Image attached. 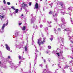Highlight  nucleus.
Wrapping results in <instances>:
<instances>
[{
    "instance_id": "obj_1",
    "label": "nucleus",
    "mask_w": 73,
    "mask_h": 73,
    "mask_svg": "<svg viewBox=\"0 0 73 73\" xmlns=\"http://www.w3.org/2000/svg\"><path fill=\"white\" fill-rule=\"evenodd\" d=\"M43 41H41V38H40L39 39H38V44L39 46H40V45L41 44H44V42H45V39L44 38L43 39Z\"/></svg>"
},
{
    "instance_id": "obj_2",
    "label": "nucleus",
    "mask_w": 73,
    "mask_h": 73,
    "mask_svg": "<svg viewBox=\"0 0 73 73\" xmlns=\"http://www.w3.org/2000/svg\"><path fill=\"white\" fill-rule=\"evenodd\" d=\"M21 7L23 8L24 9H25V7H28V5L26 4H24V3H23L21 5Z\"/></svg>"
},
{
    "instance_id": "obj_3",
    "label": "nucleus",
    "mask_w": 73,
    "mask_h": 73,
    "mask_svg": "<svg viewBox=\"0 0 73 73\" xmlns=\"http://www.w3.org/2000/svg\"><path fill=\"white\" fill-rule=\"evenodd\" d=\"M38 8V3H36L35 5V7L34 8V9H37Z\"/></svg>"
},
{
    "instance_id": "obj_4",
    "label": "nucleus",
    "mask_w": 73,
    "mask_h": 73,
    "mask_svg": "<svg viewBox=\"0 0 73 73\" xmlns=\"http://www.w3.org/2000/svg\"><path fill=\"white\" fill-rule=\"evenodd\" d=\"M5 46L6 47V48L7 50H9V51H10V47L8 46L7 45V44H5Z\"/></svg>"
},
{
    "instance_id": "obj_5",
    "label": "nucleus",
    "mask_w": 73,
    "mask_h": 73,
    "mask_svg": "<svg viewBox=\"0 0 73 73\" xmlns=\"http://www.w3.org/2000/svg\"><path fill=\"white\" fill-rule=\"evenodd\" d=\"M59 41L61 44H64V42L62 41V39H59Z\"/></svg>"
},
{
    "instance_id": "obj_6",
    "label": "nucleus",
    "mask_w": 73,
    "mask_h": 73,
    "mask_svg": "<svg viewBox=\"0 0 73 73\" xmlns=\"http://www.w3.org/2000/svg\"><path fill=\"white\" fill-rule=\"evenodd\" d=\"M22 31H24L26 29V27L25 26H23L22 28Z\"/></svg>"
},
{
    "instance_id": "obj_7",
    "label": "nucleus",
    "mask_w": 73,
    "mask_h": 73,
    "mask_svg": "<svg viewBox=\"0 0 73 73\" xmlns=\"http://www.w3.org/2000/svg\"><path fill=\"white\" fill-rule=\"evenodd\" d=\"M61 21L62 22H63V23H65V19H62Z\"/></svg>"
},
{
    "instance_id": "obj_8",
    "label": "nucleus",
    "mask_w": 73,
    "mask_h": 73,
    "mask_svg": "<svg viewBox=\"0 0 73 73\" xmlns=\"http://www.w3.org/2000/svg\"><path fill=\"white\" fill-rule=\"evenodd\" d=\"M5 24H4L3 25V26H2V29H3L4 28V27H5Z\"/></svg>"
},
{
    "instance_id": "obj_9",
    "label": "nucleus",
    "mask_w": 73,
    "mask_h": 73,
    "mask_svg": "<svg viewBox=\"0 0 73 73\" xmlns=\"http://www.w3.org/2000/svg\"><path fill=\"white\" fill-rule=\"evenodd\" d=\"M25 51H27V46H25Z\"/></svg>"
},
{
    "instance_id": "obj_10",
    "label": "nucleus",
    "mask_w": 73,
    "mask_h": 73,
    "mask_svg": "<svg viewBox=\"0 0 73 73\" xmlns=\"http://www.w3.org/2000/svg\"><path fill=\"white\" fill-rule=\"evenodd\" d=\"M18 11H19V9H17L15 10V13H17L18 12Z\"/></svg>"
},
{
    "instance_id": "obj_11",
    "label": "nucleus",
    "mask_w": 73,
    "mask_h": 73,
    "mask_svg": "<svg viewBox=\"0 0 73 73\" xmlns=\"http://www.w3.org/2000/svg\"><path fill=\"white\" fill-rule=\"evenodd\" d=\"M52 13H53L52 12V11H50L49 12V14L50 15V14H52Z\"/></svg>"
},
{
    "instance_id": "obj_12",
    "label": "nucleus",
    "mask_w": 73,
    "mask_h": 73,
    "mask_svg": "<svg viewBox=\"0 0 73 73\" xmlns=\"http://www.w3.org/2000/svg\"><path fill=\"white\" fill-rule=\"evenodd\" d=\"M11 8H12V9H13L14 10H15V9H15V8H14V7H13V6L11 7Z\"/></svg>"
},
{
    "instance_id": "obj_13",
    "label": "nucleus",
    "mask_w": 73,
    "mask_h": 73,
    "mask_svg": "<svg viewBox=\"0 0 73 73\" xmlns=\"http://www.w3.org/2000/svg\"><path fill=\"white\" fill-rule=\"evenodd\" d=\"M58 31H59V32H60L61 31V29L60 28H58L57 29Z\"/></svg>"
},
{
    "instance_id": "obj_14",
    "label": "nucleus",
    "mask_w": 73,
    "mask_h": 73,
    "mask_svg": "<svg viewBox=\"0 0 73 73\" xmlns=\"http://www.w3.org/2000/svg\"><path fill=\"white\" fill-rule=\"evenodd\" d=\"M70 41L72 42V43H73V39H72L71 40H70Z\"/></svg>"
},
{
    "instance_id": "obj_15",
    "label": "nucleus",
    "mask_w": 73,
    "mask_h": 73,
    "mask_svg": "<svg viewBox=\"0 0 73 73\" xmlns=\"http://www.w3.org/2000/svg\"><path fill=\"white\" fill-rule=\"evenodd\" d=\"M48 48L49 49H51V46H48Z\"/></svg>"
},
{
    "instance_id": "obj_16",
    "label": "nucleus",
    "mask_w": 73,
    "mask_h": 73,
    "mask_svg": "<svg viewBox=\"0 0 73 73\" xmlns=\"http://www.w3.org/2000/svg\"><path fill=\"white\" fill-rule=\"evenodd\" d=\"M29 6H31V5H32V3H31V2H30L29 3Z\"/></svg>"
},
{
    "instance_id": "obj_17",
    "label": "nucleus",
    "mask_w": 73,
    "mask_h": 73,
    "mask_svg": "<svg viewBox=\"0 0 73 73\" xmlns=\"http://www.w3.org/2000/svg\"><path fill=\"white\" fill-rule=\"evenodd\" d=\"M31 21L32 24L33 23V19H32L31 20Z\"/></svg>"
},
{
    "instance_id": "obj_18",
    "label": "nucleus",
    "mask_w": 73,
    "mask_h": 73,
    "mask_svg": "<svg viewBox=\"0 0 73 73\" xmlns=\"http://www.w3.org/2000/svg\"><path fill=\"white\" fill-rule=\"evenodd\" d=\"M69 66H66L65 67V68H66L67 69V68H69Z\"/></svg>"
},
{
    "instance_id": "obj_19",
    "label": "nucleus",
    "mask_w": 73,
    "mask_h": 73,
    "mask_svg": "<svg viewBox=\"0 0 73 73\" xmlns=\"http://www.w3.org/2000/svg\"><path fill=\"white\" fill-rule=\"evenodd\" d=\"M60 6H61V7H62L64 6V4H63L62 3H61L60 4Z\"/></svg>"
},
{
    "instance_id": "obj_20",
    "label": "nucleus",
    "mask_w": 73,
    "mask_h": 73,
    "mask_svg": "<svg viewBox=\"0 0 73 73\" xmlns=\"http://www.w3.org/2000/svg\"><path fill=\"white\" fill-rule=\"evenodd\" d=\"M53 38H50V40L51 41H52V40H53Z\"/></svg>"
},
{
    "instance_id": "obj_21",
    "label": "nucleus",
    "mask_w": 73,
    "mask_h": 73,
    "mask_svg": "<svg viewBox=\"0 0 73 73\" xmlns=\"http://www.w3.org/2000/svg\"><path fill=\"white\" fill-rule=\"evenodd\" d=\"M0 17H2V18H4V16H1V15H0Z\"/></svg>"
},
{
    "instance_id": "obj_22",
    "label": "nucleus",
    "mask_w": 73,
    "mask_h": 73,
    "mask_svg": "<svg viewBox=\"0 0 73 73\" xmlns=\"http://www.w3.org/2000/svg\"><path fill=\"white\" fill-rule=\"evenodd\" d=\"M7 4L8 5H10V4H11V3H9V2H7Z\"/></svg>"
},
{
    "instance_id": "obj_23",
    "label": "nucleus",
    "mask_w": 73,
    "mask_h": 73,
    "mask_svg": "<svg viewBox=\"0 0 73 73\" xmlns=\"http://www.w3.org/2000/svg\"><path fill=\"white\" fill-rule=\"evenodd\" d=\"M56 54H57V55H58L59 57L60 56V54L59 53H56Z\"/></svg>"
},
{
    "instance_id": "obj_24",
    "label": "nucleus",
    "mask_w": 73,
    "mask_h": 73,
    "mask_svg": "<svg viewBox=\"0 0 73 73\" xmlns=\"http://www.w3.org/2000/svg\"><path fill=\"white\" fill-rule=\"evenodd\" d=\"M3 3H4V4H6V2L5 1V0H3Z\"/></svg>"
},
{
    "instance_id": "obj_25",
    "label": "nucleus",
    "mask_w": 73,
    "mask_h": 73,
    "mask_svg": "<svg viewBox=\"0 0 73 73\" xmlns=\"http://www.w3.org/2000/svg\"><path fill=\"white\" fill-rule=\"evenodd\" d=\"M46 53H47V54H48V53H49V51H47L46 52Z\"/></svg>"
},
{
    "instance_id": "obj_26",
    "label": "nucleus",
    "mask_w": 73,
    "mask_h": 73,
    "mask_svg": "<svg viewBox=\"0 0 73 73\" xmlns=\"http://www.w3.org/2000/svg\"><path fill=\"white\" fill-rule=\"evenodd\" d=\"M19 60H20V59H21V57L20 56H19Z\"/></svg>"
},
{
    "instance_id": "obj_27",
    "label": "nucleus",
    "mask_w": 73,
    "mask_h": 73,
    "mask_svg": "<svg viewBox=\"0 0 73 73\" xmlns=\"http://www.w3.org/2000/svg\"><path fill=\"white\" fill-rule=\"evenodd\" d=\"M21 24H22V23H19V25H21Z\"/></svg>"
},
{
    "instance_id": "obj_28",
    "label": "nucleus",
    "mask_w": 73,
    "mask_h": 73,
    "mask_svg": "<svg viewBox=\"0 0 73 73\" xmlns=\"http://www.w3.org/2000/svg\"><path fill=\"white\" fill-rule=\"evenodd\" d=\"M64 31H68V30H67L66 29H64Z\"/></svg>"
},
{
    "instance_id": "obj_29",
    "label": "nucleus",
    "mask_w": 73,
    "mask_h": 73,
    "mask_svg": "<svg viewBox=\"0 0 73 73\" xmlns=\"http://www.w3.org/2000/svg\"><path fill=\"white\" fill-rule=\"evenodd\" d=\"M8 58H11L10 57V56H8Z\"/></svg>"
},
{
    "instance_id": "obj_30",
    "label": "nucleus",
    "mask_w": 73,
    "mask_h": 73,
    "mask_svg": "<svg viewBox=\"0 0 73 73\" xmlns=\"http://www.w3.org/2000/svg\"><path fill=\"white\" fill-rule=\"evenodd\" d=\"M11 65H12V64L13 65V63H11Z\"/></svg>"
},
{
    "instance_id": "obj_31",
    "label": "nucleus",
    "mask_w": 73,
    "mask_h": 73,
    "mask_svg": "<svg viewBox=\"0 0 73 73\" xmlns=\"http://www.w3.org/2000/svg\"><path fill=\"white\" fill-rule=\"evenodd\" d=\"M6 25H8V22H7V23H6Z\"/></svg>"
},
{
    "instance_id": "obj_32",
    "label": "nucleus",
    "mask_w": 73,
    "mask_h": 73,
    "mask_svg": "<svg viewBox=\"0 0 73 73\" xmlns=\"http://www.w3.org/2000/svg\"><path fill=\"white\" fill-rule=\"evenodd\" d=\"M22 16H23V14H22L21 15Z\"/></svg>"
},
{
    "instance_id": "obj_33",
    "label": "nucleus",
    "mask_w": 73,
    "mask_h": 73,
    "mask_svg": "<svg viewBox=\"0 0 73 73\" xmlns=\"http://www.w3.org/2000/svg\"><path fill=\"white\" fill-rule=\"evenodd\" d=\"M46 68H48V67H47V65H46Z\"/></svg>"
},
{
    "instance_id": "obj_34",
    "label": "nucleus",
    "mask_w": 73,
    "mask_h": 73,
    "mask_svg": "<svg viewBox=\"0 0 73 73\" xmlns=\"http://www.w3.org/2000/svg\"><path fill=\"white\" fill-rule=\"evenodd\" d=\"M55 21H57V19H56V20H55Z\"/></svg>"
},
{
    "instance_id": "obj_35",
    "label": "nucleus",
    "mask_w": 73,
    "mask_h": 73,
    "mask_svg": "<svg viewBox=\"0 0 73 73\" xmlns=\"http://www.w3.org/2000/svg\"><path fill=\"white\" fill-rule=\"evenodd\" d=\"M55 16H56V15H57V14L56 13H55Z\"/></svg>"
},
{
    "instance_id": "obj_36",
    "label": "nucleus",
    "mask_w": 73,
    "mask_h": 73,
    "mask_svg": "<svg viewBox=\"0 0 73 73\" xmlns=\"http://www.w3.org/2000/svg\"><path fill=\"white\" fill-rule=\"evenodd\" d=\"M37 55H36V58H37Z\"/></svg>"
},
{
    "instance_id": "obj_37",
    "label": "nucleus",
    "mask_w": 73,
    "mask_h": 73,
    "mask_svg": "<svg viewBox=\"0 0 73 73\" xmlns=\"http://www.w3.org/2000/svg\"><path fill=\"white\" fill-rule=\"evenodd\" d=\"M72 52H73V49L72 50Z\"/></svg>"
},
{
    "instance_id": "obj_38",
    "label": "nucleus",
    "mask_w": 73,
    "mask_h": 73,
    "mask_svg": "<svg viewBox=\"0 0 73 73\" xmlns=\"http://www.w3.org/2000/svg\"><path fill=\"white\" fill-rule=\"evenodd\" d=\"M21 10H22V8H21Z\"/></svg>"
},
{
    "instance_id": "obj_39",
    "label": "nucleus",
    "mask_w": 73,
    "mask_h": 73,
    "mask_svg": "<svg viewBox=\"0 0 73 73\" xmlns=\"http://www.w3.org/2000/svg\"><path fill=\"white\" fill-rule=\"evenodd\" d=\"M20 63H21V62H19V63L20 64Z\"/></svg>"
},
{
    "instance_id": "obj_40",
    "label": "nucleus",
    "mask_w": 73,
    "mask_h": 73,
    "mask_svg": "<svg viewBox=\"0 0 73 73\" xmlns=\"http://www.w3.org/2000/svg\"><path fill=\"white\" fill-rule=\"evenodd\" d=\"M1 64V62L0 61V64Z\"/></svg>"
},
{
    "instance_id": "obj_41",
    "label": "nucleus",
    "mask_w": 73,
    "mask_h": 73,
    "mask_svg": "<svg viewBox=\"0 0 73 73\" xmlns=\"http://www.w3.org/2000/svg\"><path fill=\"white\" fill-rule=\"evenodd\" d=\"M50 6H51V5L50 4Z\"/></svg>"
},
{
    "instance_id": "obj_42",
    "label": "nucleus",
    "mask_w": 73,
    "mask_h": 73,
    "mask_svg": "<svg viewBox=\"0 0 73 73\" xmlns=\"http://www.w3.org/2000/svg\"><path fill=\"white\" fill-rule=\"evenodd\" d=\"M40 66H41V64H40Z\"/></svg>"
},
{
    "instance_id": "obj_43",
    "label": "nucleus",
    "mask_w": 73,
    "mask_h": 73,
    "mask_svg": "<svg viewBox=\"0 0 73 73\" xmlns=\"http://www.w3.org/2000/svg\"><path fill=\"white\" fill-rule=\"evenodd\" d=\"M41 26H42V25H41Z\"/></svg>"
},
{
    "instance_id": "obj_44",
    "label": "nucleus",
    "mask_w": 73,
    "mask_h": 73,
    "mask_svg": "<svg viewBox=\"0 0 73 73\" xmlns=\"http://www.w3.org/2000/svg\"><path fill=\"white\" fill-rule=\"evenodd\" d=\"M51 8H52V6H51Z\"/></svg>"
},
{
    "instance_id": "obj_45",
    "label": "nucleus",
    "mask_w": 73,
    "mask_h": 73,
    "mask_svg": "<svg viewBox=\"0 0 73 73\" xmlns=\"http://www.w3.org/2000/svg\"><path fill=\"white\" fill-rule=\"evenodd\" d=\"M53 16H54V15H53Z\"/></svg>"
},
{
    "instance_id": "obj_46",
    "label": "nucleus",
    "mask_w": 73,
    "mask_h": 73,
    "mask_svg": "<svg viewBox=\"0 0 73 73\" xmlns=\"http://www.w3.org/2000/svg\"><path fill=\"white\" fill-rule=\"evenodd\" d=\"M46 0V1H47V0Z\"/></svg>"
},
{
    "instance_id": "obj_47",
    "label": "nucleus",
    "mask_w": 73,
    "mask_h": 73,
    "mask_svg": "<svg viewBox=\"0 0 73 73\" xmlns=\"http://www.w3.org/2000/svg\"><path fill=\"white\" fill-rule=\"evenodd\" d=\"M72 59H73V58H72Z\"/></svg>"
}]
</instances>
